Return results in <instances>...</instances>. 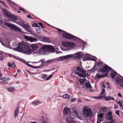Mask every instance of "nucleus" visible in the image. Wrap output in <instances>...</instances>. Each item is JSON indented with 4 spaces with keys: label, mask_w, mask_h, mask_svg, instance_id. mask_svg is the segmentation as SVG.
<instances>
[{
    "label": "nucleus",
    "mask_w": 123,
    "mask_h": 123,
    "mask_svg": "<svg viewBox=\"0 0 123 123\" xmlns=\"http://www.w3.org/2000/svg\"><path fill=\"white\" fill-rule=\"evenodd\" d=\"M45 50H46L49 52L53 53L55 51V49L52 46L45 45L40 48L39 52V53H41Z\"/></svg>",
    "instance_id": "2"
},
{
    "label": "nucleus",
    "mask_w": 123,
    "mask_h": 123,
    "mask_svg": "<svg viewBox=\"0 0 123 123\" xmlns=\"http://www.w3.org/2000/svg\"><path fill=\"white\" fill-rule=\"evenodd\" d=\"M51 62H52V61L50 60L47 61H46V62H45L46 63V64H47L48 63H50Z\"/></svg>",
    "instance_id": "48"
},
{
    "label": "nucleus",
    "mask_w": 123,
    "mask_h": 123,
    "mask_svg": "<svg viewBox=\"0 0 123 123\" xmlns=\"http://www.w3.org/2000/svg\"><path fill=\"white\" fill-rule=\"evenodd\" d=\"M105 92V89H103L102 90V92L100 94V95H102Z\"/></svg>",
    "instance_id": "40"
},
{
    "label": "nucleus",
    "mask_w": 123,
    "mask_h": 123,
    "mask_svg": "<svg viewBox=\"0 0 123 123\" xmlns=\"http://www.w3.org/2000/svg\"><path fill=\"white\" fill-rule=\"evenodd\" d=\"M57 29L58 30V31H59L60 32H61L62 31H63L64 32H65V31H63V30H61L57 28Z\"/></svg>",
    "instance_id": "49"
},
{
    "label": "nucleus",
    "mask_w": 123,
    "mask_h": 123,
    "mask_svg": "<svg viewBox=\"0 0 123 123\" xmlns=\"http://www.w3.org/2000/svg\"><path fill=\"white\" fill-rule=\"evenodd\" d=\"M95 66H94L93 68L89 70L90 71H92V72L94 71V69L95 68Z\"/></svg>",
    "instance_id": "45"
},
{
    "label": "nucleus",
    "mask_w": 123,
    "mask_h": 123,
    "mask_svg": "<svg viewBox=\"0 0 123 123\" xmlns=\"http://www.w3.org/2000/svg\"><path fill=\"white\" fill-rule=\"evenodd\" d=\"M5 25L7 26L11 29L12 30H14L15 31H17L21 32V30L18 27L16 26L15 25L13 24H10L9 23L5 22L4 23Z\"/></svg>",
    "instance_id": "5"
},
{
    "label": "nucleus",
    "mask_w": 123,
    "mask_h": 123,
    "mask_svg": "<svg viewBox=\"0 0 123 123\" xmlns=\"http://www.w3.org/2000/svg\"><path fill=\"white\" fill-rule=\"evenodd\" d=\"M8 89L10 92H12L13 91L14 88L12 87L10 88H8Z\"/></svg>",
    "instance_id": "38"
},
{
    "label": "nucleus",
    "mask_w": 123,
    "mask_h": 123,
    "mask_svg": "<svg viewBox=\"0 0 123 123\" xmlns=\"http://www.w3.org/2000/svg\"><path fill=\"white\" fill-rule=\"evenodd\" d=\"M9 55L10 57H13L14 56L10 54H9Z\"/></svg>",
    "instance_id": "59"
},
{
    "label": "nucleus",
    "mask_w": 123,
    "mask_h": 123,
    "mask_svg": "<svg viewBox=\"0 0 123 123\" xmlns=\"http://www.w3.org/2000/svg\"><path fill=\"white\" fill-rule=\"evenodd\" d=\"M75 117L74 116L66 117V120L68 123H77L74 120Z\"/></svg>",
    "instance_id": "10"
},
{
    "label": "nucleus",
    "mask_w": 123,
    "mask_h": 123,
    "mask_svg": "<svg viewBox=\"0 0 123 123\" xmlns=\"http://www.w3.org/2000/svg\"><path fill=\"white\" fill-rule=\"evenodd\" d=\"M19 10H22L23 11H24V12H25V11L22 8H20L19 9Z\"/></svg>",
    "instance_id": "60"
},
{
    "label": "nucleus",
    "mask_w": 123,
    "mask_h": 123,
    "mask_svg": "<svg viewBox=\"0 0 123 123\" xmlns=\"http://www.w3.org/2000/svg\"><path fill=\"white\" fill-rule=\"evenodd\" d=\"M36 31L37 33L40 34L41 33L42 31V29L40 28H38L37 29Z\"/></svg>",
    "instance_id": "32"
},
{
    "label": "nucleus",
    "mask_w": 123,
    "mask_h": 123,
    "mask_svg": "<svg viewBox=\"0 0 123 123\" xmlns=\"http://www.w3.org/2000/svg\"><path fill=\"white\" fill-rule=\"evenodd\" d=\"M103 62H98L97 64V66L99 68L101 67L103 65Z\"/></svg>",
    "instance_id": "28"
},
{
    "label": "nucleus",
    "mask_w": 123,
    "mask_h": 123,
    "mask_svg": "<svg viewBox=\"0 0 123 123\" xmlns=\"http://www.w3.org/2000/svg\"><path fill=\"white\" fill-rule=\"evenodd\" d=\"M72 55H68L65 56L61 57L59 58V59L61 60H64L72 57Z\"/></svg>",
    "instance_id": "15"
},
{
    "label": "nucleus",
    "mask_w": 123,
    "mask_h": 123,
    "mask_svg": "<svg viewBox=\"0 0 123 123\" xmlns=\"http://www.w3.org/2000/svg\"><path fill=\"white\" fill-rule=\"evenodd\" d=\"M41 46V43H36L29 45V54H31L34 51L36 50L38 48L40 47Z\"/></svg>",
    "instance_id": "4"
},
{
    "label": "nucleus",
    "mask_w": 123,
    "mask_h": 123,
    "mask_svg": "<svg viewBox=\"0 0 123 123\" xmlns=\"http://www.w3.org/2000/svg\"><path fill=\"white\" fill-rule=\"evenodd\" d=\"M118 97H122V95L120 93H119L118 94Z\"/></svg>",
    "instance_id": "57"
},
{
    "label": "nucleus",
    "mask_w": 123,
    "mask_h": 123,
    "mask_svg": "<svg viewBox=\"0 0 123 123\" xmlns=\"http://www.w3.org/2000/svg\"><path fill=\"white\" fill-rule=\"evenodd\" d=\"M103 119V118H99V117L98 118V117H97V119Z\"/></svg>",
    "instance_id": "63"
},
{
    "label": "nucleus",
    "mask_w": 123,
    "mask_h": 123,
    "mask_svg": "<svg viewBox=\"0 0 123 123\" xmlns=\"http://www.w3.org/2000/svg\"><path fill=\"white\" fill-rule=\"evenodd\" d=\"M19 110L18 107L15 110L14 113L15 114L14 116L16 118L19 113Z\"/></svg>",
    "instance_id": "23"
},
{
    "label": "nucleus",
    "mask_w": 123,
    "mask_h": 123,
    "mask_svg": "<svg viewBox=\"0 0 123 123\" xmlns=\"http://www.w3.org/2000/svg\"><path fill=\"white\" fill-rule=\"evenodd\" d=\"M63 36L65 38L69 39L76 40L77 38V37L66 32L63 34Z\"/></svg>",
    "instance_id": "9"
},
{
    "label": "nucleus",
    "mask_w": 123,
    "mask_h": 123,
    "mask_svg": "<svg viewBox=\"0 0 123 123\" xmlns=\"http://www.w3.org/2000/svg\"><path fill=\"white\" fill-rule=\"evenodd\" d=\"M77 116V117H79V118L80 119L82 120V117H81L80 116H79V115H78Z\"/></svg>",
    "instance_id": "55"
},
{
    "label": "nucleus",
    "mask_w": 123,
    "mask_h": 123,
    "mask_svg": "<svg viewBox=\"0 0 123 123\" xmlns=\"http://www.w3.org/2000/svg\"><path fill=\"white\" fill-rule=\"evenodd\" d=\"M26 64L29 66L30 67H31V68H32V65H31L29 64H27V63H26Z\"/></svg>",
    "instance_id": "56"
},
{
    "label": "nucleus",
    "mask_w": 123,
    "mask_h": 123,
    "mask_svg": "<svg viewBox=\"0 0 123 123\" xmlns=\"http://www.w3.org/2000/svg\"><path fill=\"white\" fill-rule=\"evenodd\" d=\"M112 70L111 72V76L112 79H113L115 77V76L117 74V73L114 70L111 69Z\"/></svg>",
    "instance_id": "19"
},
{
    "label": "nucleus",
    "mask_w": 123,
    "mask_h": 123,
    "mask_svg": "<svg viewBox=\"0 0 123 123\" xmlns=\"http://www.w3.org/2000/svg\"><path fill=\"white\" fill-rule=\"evenodd\" d=\"M116 83L120 85L122 87H123V78L117 77L116 78Z\"/></svg>",
    "instance_id": "11"
},
{
    "label": "nucleus",
    "mask_w": 123,
    "mask_h": 123,
    "mask_svg": "<svg viewBox=\"0 0 123 123\" xmlns=\"http://www.w3.org/2000/svg\"><path fill=\"white\" fill-rule=\"evenodd\" d=\"M63 98H66L68 99H70V97L67 94H64L63 96Z\"/></svg>",
    "instance_id": "29"
},
{
    "label": "nucleus",
    "mask_w": 123,
    "mask_h": 123,
    "mask_svg": "<svg viewBox=\"0 0 123 123\" xmlns=\"http://www.w3.org/2000/svg\"><path fill=\"white\" fill-rule=\"evenodd\" d=\"M86 80V79L84 78L83 79H80L79 81L80 82V83L81 84H83L85 82Z\"/></svg>",
    "instance_id": "25"
},
{
    "label": "nucleus",
    "mask_w": 123,
    "mask_h": 123,
    "mask_svg": "<svg viewBox=\"0 0 123 123\" xmlns=\"http://www.w3.org/2000/svg\"><path fill=\"white\" fill-rule=\"evenodd\" d=\"M24 28H25L26 30L28 32H31V30L29 28V25H25L24 26Z\"/></svg>",
    "instance_id": "27"
},
{
    "label": "nucleus",
    "mask_w": 123,
    "mask_h": 123,
    "mask_svg": "<svg viewBox=\"0 0 123 123\" xmlns=\"http://www.w3.org/2000/svg\"><path fill=\"white\" fill-rule=\"evenodd\" d=\"M104 116L103 114H100L98 115L97 117L99 118H103Z\"/></svg>",
    "instance_id": "33"
},
{
    "label": "nucleus",
    "mask_w": 123,
    "mask_h": 123,
    "mask_svg": "<svg viewBox=\"0 0 123 123\" xmlns=\"http://www.w3.org/2000/svg\"><path fill=\"white\" fill-rule=\"evenodd\" d=\"M39 66H32V68H39Z\"/></svg>",
    "instance_id": "50"
},
{
    "label": "nucleus",
    "mask_w": 123,
    "mask_h": 123,
    "mask_svg": "<svg viewBox=\"0 0 123 123\" xmlns=\"http://www.w3.org/2000/svg\"><path fill=\"white\" fill-rule=\"evenodd\" d=\"M40 103V102L38 100H35L31 103L32 104L36 106L39 105Z\"/></svg>",
    "instance_id": "22"
},
{
    "label": "nucleus",
    "mask_w": 123,
    "mask_h": 123,
    "mask_svg": "<svg viewBox=\"0 0 123 123\" xmlns=\"http://www.w3.org/2000/svg\"><path fill=\"white\" fill-rule=\"evenodd\" d=\"M12 64L11 63L9 62L8 63V65L9 67H11V66Z\"/></svg>",
    "instance_id": "52"
},
{
    "label": "nucleus",
    "mask_w": 123,
    "mask_h": 123,
    "mask_svg": "<svg viewBox=\"0 0 123 123\" xmlns=\"http://www.w3.org/2000/svg\"><path fill=\"white\" fill-rule=\"evenodd\" d=\"M7 82H6V80H4L1 81L0 82V84H5L7 83Z\"/></svg>",
    "instance_id": "34"
},
{
    "label": "nucleus",
    "mask_w": 123,
    "mask_h": 123,
    "mask_svg": "<svg viewBox=\"0 0 123 123\" xmlns=\"http://www.w3.org/2000/svg\"><path fill=\"white\" fill-rule=\"evenodd\" d=\"M112 68L109 67L106 64H105L104 66H103L99 70V73L102 72L103 74L107 73L108 74L110 70H111Z\"/></svg>",
    "instance_id": "6"
},
{
    "label": "nucleus",
    "mask_w": 123,
    "mask_h": 123,
    "mask_svg": "<svg viewBox=\"0 0 123 123\" xmlns=\"http://www.w3.org/2000/svg\"><path fill=\"white\" fill-rule=\"evenodd\" d=\"M85 86L87 88H91L92 86L89 82H86L85 84Z\"/></svg>",
    "instance_id": "24"
},
{
    "label": "nucleus",
    "mask_w": 123,
    "mask_h": 123,
    "mask_svg": "<svg viewBox=\"0 0 123 123\" xmlns=\"http://www.w3.org/2000/svg\"><path fill=\"white\" fill-rule=\"evenodd\" d=\"M114 108L115 109H117L118 108V105H115L114 106Z\"/></svg>",
    "instance_id": "53"
},
{
    "label": "nucleus",
    "mask_w": 123,
    "mask_h": 123,
    "mask_svg": "<svg viewBox=\"0 0 123 123\" xmlns=\"http://www.w3.org/2000/svg\"><path fill=\"white\" fill-rule=\"evenodd\" d=\"M108 75L107 73L103 74H100L99 73L97 74L96 76L97 78H101L103 77L106 76Z\"/></svg>",
    "instance_id": "18"
},
{
    "label": "nucleus",
    "mask_w": 123,
    "mask_h": 123,
    "mask_svg": "<svg viewBox=\"0 0 123 123\" xmlns=\"http://www.w3.org/2000/svg\"><path fill=\"white\" fill-rule=\"evenodd\" d=\"M27 17L29 18H32L31 16L29 14L28 15V16H27Z\"/></svg>",
    "instance_id": "62"
},
{
    "label": "nucleus",
    "mask_w": 123,
    "mask_h": 123,
    "mask_svg": "<svg viewBox=\"0 0 123 123\" xmlns=\"http://www.w3.org/2000/svg\"><path fill=\"white\" fill-rule=\"evenodd\" d=\"M103 120V119H97V123H100Z\"/></svg>",
    "instance_id": "35"
},
{
    "label": "nucleus",
    "mask_w": 123,
    "mask_h": 123,
    "mask_svg": "<svg viewBox=\"0 0 123 123\" xmlns=\"http://www.w3.org/2000/svg\"><path fill=\"white\" fill-rule=\"evenodd\" d=\"M117 103L121 107H123V104L120 101H119L118 102H117Z\"/></svg>",
    "instance_id": "37"
},
{
    "label": "nucleus",
    "mask_w": 123,
    "mask_h": 123,
    "mask_svg": "<svg viewBox=\"0 0 123 123\" xmlns=\"http://www.w3.org/2000/svg\"><path fill=\"white\" fill-rule=\"evenodd\" d=\"M76 99L75 98H71L70 101L72 102H74L75 101Z\"/></svg>",
    "instance_id": "41"
},
{
    "label": "nucleus",
    "mask_w": 123,
    "mask_h": 123,
    "mask_svg": "<svg viewBox=\"0 0 123 123\" xmlns=\"http://www.w3.org/2000/svg\"><path fill=\"white\" fill-rule=\"evenodd\" d=\"M52 76V75H50L49 76L47 77V78L46 79V80H48Z\"/></svg>",
    "instance_id": "36"
},
{
    "label": "nucleus",
    "mask_w": 123,
    "mask_h": 123,
    "mask_svg": "<svg viewBox=\"0 0 123 123\" xmlns=\"http://www.w3.org/2000/svg\"><path fill=\"white\" fill-rule=\"evenodd\" d=\"M10 3H11V4H13L15 6H17V4H15V3H14V2H13L10 1Z\"/></svg>",
    "instance_id": "51"
},
{
    "label": "nucleus",
    "mask_w": 123,
    "mask_h": 123,
    "mask_svg": "<svg viewBox=\"0 0 123 123\" xmlns=\"http://www.w3.org/2000/svg\"><path fill=\"white\" fill-rule=\"evenodd\" d=\"M24 38L26 41H29L31 42L37 41V39L35 38H33L31 37H30L27 36H25Z\"/></svg>",
    "instance_id": "13"
},
{
    "label": "nucleus",
    "mask_w": 123,
    "mask_h": 123,
    "mask_svg": "<svg viewBox=\"0 0 123 123\" xmlns=\"http://www.w3.org/2000/svg\"><path fill=\"white\" fill-rule=\"evenodd\" d=\"M113 117L112 115V112L109 111L108 113L106 118L107 120H111L112 119Z\"/></svg>",
    "instance_id": "16"
},
{
    "label": "nucleus",
    "mask_w": 123,
    "mask_h": 123,
    "mask_svg": "<svg viewBox=\"0 0 123 123\" xmlns=\"http://www.w3.org/2000/svg\"><path fill=\"white\" fill-rule=\"evenodd\" d=\"M40 61L41 62L42 64L43 63H44V60H40V61H39V62H40Z\"/></svg>",
    "instance_id": "54"
},
{
    "label": "nucleus",
    "mask_w": 123,
    "mask_h": 123,
    "mask_svg": "<svg viewBox=\"0 0 123 123\" xmlns=\"http://www.w3.org/2000/svg\"><path fill=\"white\" fill-rule=\"evenodd\" d=\"M43 40L45 42H49V39L46 37H43Z\"/></svg>",
    "instance_id": "30"
},
{
    "label": "nucleus",
    "mask_w": 123,
    "mask_h": 123,
    "mask_svg": "<svg viewBox=\"0 0 123 123\" xmlns=\"http://www.w3.org/2000/svg\"><path fill=\"white\" fill-rule=\"evenodd\" d=\"M13 57L15 59H18H18H19V58H18V57H16V56H13Z\"/></svg>",
    "instance_id": "58"
},
{
    "label": "nucleus",
    "mask_w": 123,
    "mask_h": 123,
    "mask_svg": "<svg viewBox=\"0 0 123 123\" xmlns=\"http://www.w3.org/2000/svg\"><path fill=\"white\" fill-rule=\"evenodd\" d=\"M96 58H91L89 57L88 56H85L83 58L84 61H85L86 60H92L94 61H96Z\"/></svg>",
    "instance_id": "17"
},
{
    "label": "nucleus",
    "mask_w": 123,
    "mask_h": 123,
    "mask_svg": "<svg viewBox=\"0 0 123 123\" xmlns=\"http://www.w3.org/2000/svg\"><path fill=\"white\" fill-rule=\"evenodd\" d=\"M6 56V54L4 53H0V61L2 60L4 57Z\"/></svg>",
    "instance_id": "20"
},
{
    "label": "nucleus",
    "mask_w": 123,
    "mask_h": 123,
    "mask_svg": "<svg viewBox=\"0 0 123 123\" xmlns=\"http://www.w3.org/2000/svg\"><path fill=\"white\" fill-rule=\"evenodd\" d=\"M4 14L7 17H8L9 15L10 14L8 13V11L7 10L4 9L2 10Z\"/></svg>",
    "instance_id": "21"
},
{
    "label": "nucleus",
    "mask_w": 123,
    "mask_h": 123,
    "mask_svg": "<svg viewBox=\"0 0 123 123\" xmlns=\"http://www.w3.org/2000/svg\"><path fill=\"white\" fill-rule=\"evenodd\" d=\"M32 26L33 27H38V25L36 23H33L32 25Z\"/></svg>",
    "instance_id": "39"
},
{
    "label": "nucleus",
    "mask_w": 123,
    "mask_h": 123,
    "mask_svg": "<svg viewBox=\"0 0 123 123\" xmlns=\"http://www.w3.org/2000/svg\"><path fill=\"white\" fill-rule=\"evenodd\" d=\"M10 79V78L9 77H8L6 79V80H9Z\"/></svg>",
    "instance_id": "61"
},
{
    "label": "nucleus",
    "mask_w": 123,
    "mask_h": 123,
    "mask_svg": "<svg viewBox=\"0 0 123 123\" xmlns=\"http://www.w3.org/2000/svg\"><path fill=\"white\" fill-rule=\"evenodd\" d=\"M77 70L82 73H80L78 72H76V74L79 76L83 78L87 77L88 74L87 73H86V71L80 67H77Z\"/></svg>",
    "instance_id": "3"
},
{
    "label": "nucleus",
    "mask_w": 123,
    "mask_h": 123,
    "mask_svg": "<svg viewBox=\"0 0 123 123\" xmlns=\"http://www.w3.org/2000/svg\"><path fill=\"white\" fill-rule=\"evenodd\" d=\"M75 57L76 58L80 59L81 58V55L80 54H77L75 55Z\"/></svg>",
    "instance_id": "31"
},
{
    "label": "nucleus",
    "mask_w": 123,
    "mask_h": 123,
    "mask_svg": "<svg viewBox=\"0 0 123 123\" xmlns=\"http://www.w3.org/2000/svg\"><path fill=\"white\" fill-rule=\"evenodd\" d=\"M74 44L73 43L70 42H63L62 43V45L64 47H71Z\"/></svg>",
    "instance_id": "14"
},
{
    "label": "nucleus",
    "mask_w": 123,
    "mask_h": 123,
    "mask_svg": "<svg viewBox=\"0 0 123 123\" xmlns=\"http://www.w3.org/2000/svg\"><path fill=\"white\" fill-rule=\"evenodd\" d=\"M74 113L76 115V116H77L78 115V113L77 112L76 110H75L74 111Z\"/></svg>",
    "instance_id": "47"
},
{
    "label": "nucleus",
    "mask_w": 123,
    "mask_h": 123,
    "mask_svg": "<svg viewBox=\"0 0 123 123\" xmlns=\"http://www.w3.org/2000/svg\"><path fill=\"white\" fill-rule=\"evenodd\" d=\"M21 72V71L20 70H17V72L18 73H19Z\"/></svg>",
    "instance_id": "64"
},
{
    "label": "nucleus",
    "mask_w": 123,
    "mask_h": 123,
    "mask_svg": "<svg viewBox=\"0 0 123 123\" xmlns=\"http://www.w3.org/2000/svg\"><path fill=\"white\" fill-rule=\"evenodd\" d=\"M11 67L12 68H14L16 67V65L14 63H12V64Z\"/></svg>",
    "instance_id": "43"
},
{
    "label": "nucleus",
    "mask_w": 123,
    "mask_h": 123,
    "mask_svg": "<svg viewBox=\"0 0 123 123\" xmlns=\"http://www.w3.org/2000/svg\"><path fill=\"white\" fill-rule=\"evenodd\" d=\"M83 112L84 116L87 117L92 116V111L90 109H88L87 107L84 108Z\"/></svg>",
    "instance_id": "7"
},
{
    "label": "nucleus",
    "mask_w": 123,
    "mask_h": 123,
    "mask_svg": "<svg viewBox=\"0 0 123 123\" xmlns=\"http://www.w3.org/2000/svg\"><path fill=\"white\" fill-rule=\"evenodd\" d=\"M119 111H120L119 110H117L116 112L115 113L118 115L119 116L120 115Z\"/></svg>",
    "instance_id": "42"
},
{
    "label": "nucleus",
    "mask_w": 123,
    "mask_h": 123,
    "mask_svg": "<svg viewBox=\"0 0 123 123\" xmlns=\"http://www.w3.org/2000/svg\"><path fill=\"white\" fill-rule=\"evenodd\" d=\"M39 25H40L42 28H44V27L43 25V24L42 23H38Z\"/></svg>",
    "instance_id": "44"
},
{
    "label": "nucleus",
    "mask_w": 123,
    "mask_h": 123,
    "mask_svg": "<svg viewBox=\"0 0 123 123\" xmlns=\"http://www.w3.org/2000/svg\"><path fill=\"white\" fill-rule=\"evenodd\" d=\"M47 75L46 74H44V75L42 76L43 78L44 79H45L46 77H47Z\"/></svg>",
    "instance_id": "46"
},
{
    "label": "nucleus",
    "mask_w": 123,
    "mask_h": 123,
    "mask_svg": "<svg viewBox=\"0 0 123 123\" xmlns=\"http://www.w3.org/2000/svg\"><path fill=\"white\" fill-rule=\"evenodd\" d=\"M103 98H104L105 99L106 101H109L111 100H114V98L111 97L110 96H105L104 94L103 96H100L98 97H96L94 98L95 99H101Z\"/></svg>",
    "instance_id": "12"
},
{
    "label": "nucleus",
    "mask_w": 123,
    "mask_h": 123,
    "mask_svg": "<svg viewBox=\"0 0 123 123\" xmlns=\"http://www.w3.org/2000/svg\"><path fill=\"white\" fill-rule=\"evenodd\" d=\"M8 17L9 18H11L14 20H16L17 19V17L11 14H10Z\"/></svg>",
    "instance_id": "26"
},
{
    "label": "nucleus",
    "mask_w": 123,
    "mask_h": 123,
    "mask_svg": "<svg viewBox=\"0 0 123 123\" xmlns=\"http://www.w3.org/2000/svg\"><path fill=\"white\" fill-rule=\"evenodd\" d=\"M29 45L24 42H21L19 44L17 49L18 51H23L25 53L29 54Z\"/></svg>",
    "instance_id": "1"
},
{
    "label": "nucleus",
    "mask_w": 123,
    "mask_h": 123,
    "mask_svg": "<svg viewBox=\"0 0 123 123\" xmlns=\"http://www.w3.org/2000/svg\"><path fill=\"white\" fill-rule=\"evenodd\" d=\"M70 109L67 107H65L63 110V113L65 116H74V113H70Z\"/></svg>",
    "instance_id": "8"
}]
</instances>
